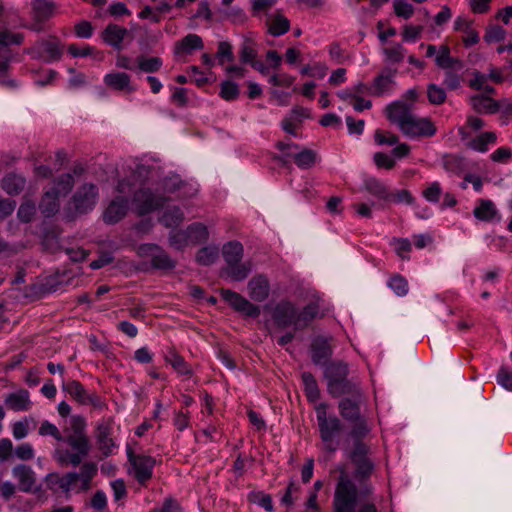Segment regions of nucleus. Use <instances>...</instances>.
Wrapping results in <instances>:
<instances>
[{
	"instance_id": "69168bd1",
	"label": "nucleus",
	"mask_w": 512,
	"mask_h": 512,
	"mask_svg": "<svg viewBox=\"0 0 512 512\" xmlns=\"http://www.w3.org/2000/svg\"><path fill=\"white\" fill-rule=\"evenodd\" d=\"M36 213L35 204L31 201L23 202L17 211V217L20 221L24 223H29L32 221L34 215Z\"/></svg>"
},
{
	"instance_id": "72a5a7b5",
	"label": "nucleus",
	"mask_w": 512,
	"mask_h": 512,
	"mask_svg": "<svg viewBox=\"0 0 512 512\" xmlns=\"http://www.w3.org/2000/svg\"><path fill=\"white\" fill-rule=\"evenodd\" d=\"M498 214L495 204L488 199H479L473 210L476 219L484 222H491Z\"/></svg>"
},
{
	"instance_id": "680f3d73",
	"label": "nucleus",
	"mask_w": 512,
	"mask_h": 512,
	"mask_svg": "<svg viewBox=\"0 0 512 512\" xmlns=\"http://www.w3.org/2000/svg\"><path fill=\"white\" fill-rule=\"evenodd\" d=\"M386 60L390 63L397 64L403 61L405 57V49L400 44H395L390 47L384 48Z\"/></svg>"
},
{
	"instance_id": "c9c22d12",
	"label": "nucleus",
	"mask_w": 512,
	"mask_h": 512,
	"mask_svg": "<svg viewBox=\"0 0 512 512\" xmlns=\"http://www.w3.org/2000/svg\"><path fill=\"white\" fill-rule=\"evenodd\" d=\"M268 32L275 37L282 36L290 30V20L277 11L267 20Z\"/></svg>"
},
{
	"instance_id": "a18cd8bd",
	"label": "nucleus",
	"mask_w": 512,
	"mask_h": 512,
	"mask_svg": "<svg viewBox=\"0 0 512 512\" xmlns=\"http://www.w3.org/2000/svg\"><path fill=\"white\" fill-rule=\"evenodd\" d=\"M247 500L249 503L257 504L263 507L268 512L274 511L272 497L270 494H267L264 491H251L247 495Z\"/></svg>"
},
{
	"instance_id": "393cba45",
	"label": "nucleus",
	"mask_w": 512,
	"mask_h": 512,
	"mask_svg": "<svg viewBox=\"0 0 512 512\" xmlns=\"http://www.w3.org/2000/svg\"><path fill=\"white\" fill-rule=\"evenodd\" d=\"M127 34L128 30L126 28L121 27L117 24L110 23L102 32V39L108 45L114 47L117 50H121L122 42Z\"/></svg>"
},
{
	"instance_id": "0eeeda50",
	"label": "nucleus",
	"mask_w": 512,
	"mask_h": 512,
	"mask_svg": "<svg viewBox=\"0 0 512 512\" xmlns=\"http://www.w3.org/2000/svg\"><path fill=\"white\" fill-rule=\"evenodd\" d=\"M485 121L476 115H467L465 123L458 128V135L465 146L479 153H486L490 146L497 143L494 131H481Z\"/></svg>"
},
{
	"instance_id": "13d9d810",
	"label": "nucleus",
	"mask_w": 512,
	"mask_h": 512,
	"mask_svg": "<svg viewBox=\"0 0 512 512\" xmlns=\"http://www.w3.org/2000/svg\"><path fill=\"white\" fill-rule=\"evenodd\" d=\"M427 97L428 101L433 105H441L446 101V92L445 90L436 85L429 84L427 87Z\"/></svg>"
},
{
	"instance_id": "9d476101",
	"label": "nucleus",
	"mask_w": 512,
	"mask_h": 512,
	"mask_svg": "<svg viewBox=\"0 0 512 512\" xmlns=\"http://www.w3.org/2000/svg\"><path fill=\"white\" fill-rule=\"evenodd\" d=\"M62 390L80 406H91L102 410L107 407L105 400L95 390L89 391L76 379H69L62 384Z\"/></svg>"
},
{
	"instance_id": "c756f323",
	"label": "nucleus",
	"mask_w": 512,
	"mask_h": 512,
	"mask_svg": "<svg viewBox=\"0 0 512 512\" xmlns=\"http://www.w3.org/2000/svg\"><path fill=\"white\" fill-rule=\"evenodd\" d=\"M332 355V348L326 338L317 337L311 344V356L315 364L325 363Z\"/></svg>"
},
{
	"instance_id": "ea45409f",
	"label": "nucleus",
	"mask_w": 512,
	"mask_h": 512,
	"mask_svg": "<svg viewBox=\"0 0 512 512\" xmlns=\"http://www.w3.org/2000/svg\"><path fill=\"white\" fill-rule=\"evenodd\" d=\"M39 208L46 217L55 215L60 208L59 196L49 189L43 195Z\"/></svg>"
},
{
	"instance_id": "2eb2a0df",
	"label": "nucleus",
	"mask_w": 512,
	"mask_h": 512,
	"mask_svg": "<svg viewBox=\"0 0 512 512\" xmlns=\"http://www.w3.org/2000/svg\"><path fill=\"white\" fill-rule=\"evenodd\" d=\"M163 359L173 368L178 377L190 379L194 375L192 365L185 360L174 345L167 347Z\"/></svg>"
},
{
	"instance_id": "c85d7f7f",
	"label": "nucleus",
	"mask_w": 512,
	"mask_h": 512,
	"mask_svg": "<svg viewBox=\"0 0 512 512\" xmlns=\"http://www.w3.org/2000/svg\"><path fill=\"white\" fill-rule=\"evenodd\" d=\"M1 188L11 196L19 195L25 188L26 179L20 174L14 172L6 174L1 182Z\"/></svg>"
},
{
	"instance_id": "bb28decb",
	"label": "nucleus",
	"mask_w": 512,
	"mask_h": 512,
	"mask_svg": "<svg viewBox=\"0 0 512 512\" xmlns=\"http://www.w3.org/2000/svg\"><path fill=\"white\" fill-rule=\"evenodd\" d=\"M436 65L446 71L462 70L463 62L451 56L450 48L448 45H441L439 52L435 58Z\"/></svg>"
},
{
	"instance_id": "412c9836",
	"label": "nucleus",
	"mask_w": 512,
	"mask_h": 512,
	"mask_svg": "<svg viewBox=\"0 0 512 512\" xmlns=\"http://www.w3.org/2000/svg\"><path fill=\"white\" fill-rule=\"evenodd\" d=\"M299 147L300 145L291 141V139L278 141L275 143V148L282 152V154L273 155L272 159L281 166L289 167L291 165V161L294 162V155L297 154Z\"/></svg>"
},
{
	"instance_id": "603ef678",
	"label": "nucleus",
	"mask_w": 512,
	"mask_h": 512,
	"mask_svg": "<svg viewBox=\"0 0 512 512\" xmlns=\"http://www.w3.org/2000/svg\"><path fill=\"white\" fill-rule=\"evenodd\" d=\"M506 34V30L502 26L489 24L485 29L484 40L488 44L500 42L505 39Z\"/></svg>"
},
{
	"instance_id": "3c124183",
	"label": "nucleus",
	"mask_w": 512,
	"mask_h": 512,
	"mask_svg": "<svg viewBox=\"0 0 512 512\" xmlns=\"http://www.w3.org/2000/svg\"><path fill=\"white\" fill-rule=\"evenodd\" d=\"M257 54L255 43L252 40H245L239 52L240 61L252 65L256 61Z\"/></svg>"
},
{
	"instance_id": "f704fd0d",
	"label": "nucleus",
	"mask_w": 512,
	"mask_h": 512,
	"mask_svg": "<svg viewBox=\"0 0 512 512\" xmlns=\"http://www.w3.org/2000/svg\"><path fill=\"white\" fill-rule=\"evenodd\" d=\"M319 160L317 152L307 147H299L297 154L294 155V163L302 170H307L316 165Z\"/></svg>"
},
{
	"instance_id": "ddd939ff",
	"label": "nucleus",
	"mask_w": 512,
	"mask_h": 512,
	"mask_svg": "<svg viewBox=\"0 0 512 512\" xmlns=\"http://www.w3.org/2000/svg\"><path fill=\"white\" fill-rule=\"evenodd\" d=\"M98 200V188L92 183L80 186L72 196L71 202L77 213L84 214L91 211Z\"/></svg>"
},
{
	"instance_id": "79ce46f5",
	"label": "nucleus",
	"mask_w": 512,
	"mask_h": 512,
	"mask_svg": "<svg viewBox=\"0 0 512 512\" xmlns=\"http://www.w3.org/2000/svg\"><path fill=\"white\" fill-rule=\"evenodd\" d=\"M74 177L70 173H65L60 175L53 184V187L50 188L56 195L66 196L68 195L73 186H74Z\"/></svg>"
},
{
	"instance_id": "423d86ee",
	"label": "nucleus",
	"mask_w": 512,
	"mask_h": 512,
	"mask_svg": "<svg viewBox=\"0 0 512 512\" xmlns=\"http://www.w3.org/2000/svg\"><path fill=\"white\" fill-rule=\"evenodd\" d=\"M329 405L321 402L315 405V413L322 451L334 454L341 445L344 424L335 414H328Z\"/></svg>"
},
{
	"instance_id": "09e8293b",
	"label": "nucleus",
	"mask_w": 512,
	"mask_h": 512,
	"mask_svg": "<svg viewBox=\"0 0 512 512\" xmlns=\"http://www.w3.org/2000/svg\"><path fill=\"white\" fill-rule=\"evenodd\" d=\"M183 219L184 214L182 210L179 207H173L163 213L160 222L168 228H173L179 226Z\"/></svg>"
},
{
	"instance_id": "dca6fc26",
	"label": "nucleus",
	"mask_w": 512,
	"mask_h": 512,
	"mask_svg": "<svg viewBox=\"0 0 512 512\" xmlns=\"http://www.w3.org/2000/svg\"><path fill=\"white\" fill-rule=\"evenodd\" d=\"M454 31L461 34L464 47L469 48L479 43V32L474 26V20L464 16H458L454 21Z\"/></svg>"
},
{
	"instance_id": "f3484780",
	"label": "nucleus",
	"mask_w": 512,
	"mask_h": 512,
	"mask_svg": "<svg viewBox=\"0 0 512 512\" xmlns=\"http://www.w3.org/2000/svg\"><path fill=\"white\" fill-rule=\"evenodd\" d=\"M33 49L45 62L57 61L63 54L60 41L56 37L37 41Z\"/></svg>"
},
{
	"instance_id": "774afa93",
	"label": "nucleus",
	"mask_w": 512,
	"mask_h": 512,
	"mask_svg": "<svg viewBox=\"0 0 512 512\" xmlns=\"http://www.w3.org/2000/svg\"><path fill=\"white\" fill-rule=\"evenodd\" d=\"M150 512H183V508L175 498L167 497L161 507L154 508Z\"/></svg>"
},
{
	"instance_id": "1a4fd4ad",
	"label": "nucleus",
	"mask_w": 512,
	"mask_h": 512,
	"mask_svg": "<svg viewBox=\"0 0 512 512\" xmlns=\"http://www.w3.org/2000/svg\"><path fill=\"white\" fill-rule=\"evenodd\" d=\"M126 455L129 463V474L139 485L147 487L153 478L154 468L157 464L156 459L145 453L136 452L129 444L126 446Z\"/></svg>"
},
{
	"instance_id": "338daca9",
	"label": "nucleus",
	"mask_w": 512,
	"mask_h": 512,
	"mask_svg": "<svg viewBox=\"0 0 512 512\" xmlns=\"http://www.w3.org/2000/svg\"><path fill=\"white\" fill-rule=\"evenodd\" d=\"M490 159L495 163L507 164L512 160V149L507 146L499 147L490 154Z\"/></svg>"
},
{
	"instance_id": "6ab92c4d",
	"label": "nucleus",
	"mask_w": 512,
	"mask_h": 512,
	"mask_svg": "<svg viewBox=\"0 0 512 512\" xmlns=\"http://www.w3.org/2000/svg\"><path fill=\"white\" fill-rule=\"evenodd\" d=\"M129 208V201L124 196H117L113 199L103 212V221L106 224L113 225L122 220Z\"/></svg>"
},
{
	"instance_id": "9b49d317",
	"label": "nucleus",
	"mask_w": 512,
	"mask_h": 512,
	"mask_svg": "<svg viewBox=\"0 0 512 512\" xmlns=\"http://www.w3.org/2000/svg\"><path fill=\"white\" fill-rule=\"evenodd\" d=\"M114 418L103 417L95 425L94 438L101 459L107 458L114 454L117 444L112 437Z\"/></svg>"
},
{
	"instance_id": "052dcab7",
	"label": "nucleus",
	"mask_w": 512,
	"mask_h": 512,
	"mask_svg": "<svg viewBox=\"0 0 512 512\" xmlns=\"http://www.w3.org/2000/svg\"><path fill=\"white\" fill-rule=\"evenodd\" d=\"M190 419V412L188 410H183V408H181L180 410L174 412L173 425L176 428V430L182 432L188 427H190Z\"/></svg>"
},
{
	"instance_id": "58836bf2",
	"label": "nucleus",
	"mask_w": 512,
	"mask_h": 512,
	"mask_svg": "<svg viewBox=\"0 0 512 512\" xmlns=\"http://www.w3.org/2000/svg\"><path fill=\"white\" fill-rule=\"evenodd\" d=\"M301 379L304 386V394L308 402H316L320 398V389L316 378L311 372H303Z\"/></svg>"
},
{
	"instance_id": "473e14b6",
	"label": "nucleus",
	"mask_w": 512,
	"mask_h": 512,
	"mask_svg": "<svg viewBox=\"0 0 512 512\" xmlns=\"http://www.w3.org/2000/svg\"><path fill=\"white\" fill-rule=\"evenodd\" d=\"M363 187L365 191L378 200L387 202L388 197H390V190L388 186L376 177L366 178L364 180Z\"/></svg>"
},
{
	"instance_id": "f03ea898",
	"label": "nucleus",
	"mask_w": 512,
	"mask_h": 512,
	"mask_svg": "<svg viewBox=\"0 0 512 512\" xmlns=\"http://www.w3.org/2000/svg\"><path fill=\"white\" fill-rule=\"evenodd\" d=\"M387 118L400 131L412 139L431 138L437 133L435 123L429 117H419L403 102H393L386 108Z\"/></svg>"
},
{
	"instance_id": "4d7b16f0",
	"label": "nucleus",
	"mask_w": 512,
	"mask_h": 512,
	"mask_svg": "<svg viewBox=\"0 0 512 512\" xmlns=\"http://www.w3.org/2000/svg\"><path fill=\"white\" fill-rule=\"evenodd\" d=\"M442 195L441 184L437 181L426 184L425 189L422 191L423 198L431 203H437Z\"/></svg>"
},
{
	"instance_id": "8fccbe9b",
	"label": "nucleus",
	"mask_w": 512,
	"mask_h": 512,
	"mask_svg": "<svg viewBox=\"0 0 512 512\" xmlns=\"http://www.w3.org/2000/svg\"><path fill=\"white\" fill-rule=\"evenodd\" d=\"M219 256V250L217 247L207 246L201 248L197 255L196 261L200 265L208 266L213 264Z\"/></svg>"
},
{
	"instance_id": "a211bd4d",
	"label": "nucleus",
	"mask_w": 512,
	"mask_h": 512,
	"mask_svg": "<svg viewBox=\"0 0 512 512\" xmlns=\"http://www.w3.org/2000/svg\"><path fill=\"white\" fill-rule=\"evenodd\" d=\"M12 475L18 482V488L24 493H32L36 491V473L26 464H18L13 467Z\"/></svg>"
},
{
	"instance_id": "6e6552de",
	"label": "nucleus",
	"mask_w": 512,
	"mask_h": 512,
	"mask_svg": "<svg viewBox=\"0 0 512 512\" xmlns=\"http://www.w3.org/2000/svg\"><path fill=\"white\" fill-rule=\"evenodd\" d=\"M364 394L342 398L338 403V411L342 419L351 423L350 436L352 439L365 438L370 432L367 419L361 413Z\"/></svg>"
},
{
	"instance_id": "e2e57ef3",
	"label": "nucleus",
	"mask_w": 512,
	"mask_h": 512,
	"mask_svg": "<svg viewBox=\"0 0 512 512\" xmlns=\"http://www.w3.org/2000/svg\"><path fill=\"white\" fill-rule=\"evenodd\" d=\"M301 488L295 481H290L285 493L282 496L281 503L287 507L294 504L296 498L300 494Z\"/></svg>"
},
{
	"instance_id": "4468645a",
	"label": "nucleus",
	"mask_w": 512,
	"mask_h": 512,
	"mask_svg": "<svg viewBox=\"0 0 512 512\" xmlns=\"http://www.w3.org/2000/svg\"><path fill=\"white\" fill-rule=\"evenodd\" d=\"M221 297L237 312L244 314L247 317H258L260 315L259 306L251 303L244 298L241 294L234 292L230 289H221Z\"/></svg>"
},
{
	"instance_id": "5fc2aeb1",
	"label": "nucleus",
	"mask_w": 512,
	"mask_h": 512,
	"mask_svg": "<svg viewBox=\"0 0 512 512\" xmlns=\"http://www.w3.org/2000/svg\"><path fill=\"white\" fill-rule=\"evenodd\" d=\"M391 245L398 257L402 260H409V253L412 251V244L407 238H393Z\"/></svg>"
},
{
	"instance_id": "5701e85b",
	"label": "nucleus",
	"mask_w": 512,
	"mask_h": 512,
	"mask_svg": "<svg viewBox=\"0 0 512 512\" xmlns=\"http://www.w3.org/2000/svg\"><path fill=\"white\" fill-rule=\"evenodd\" d=\"M249 296L257 302L266 300L270 292V284L266 276L256 275L248 282Z\"/></svg>"
},
{
	"instance_id": "20e7f679",
	"label": "nucleus",
	"mask_w": 512,
	"mask_h": 512,
	"mask_svg": "<svg viewBox=\"0 0 512 512\" xmlns=\"http://www.w3.org/2000/svg\"><path fill=\"white\" fill-rule=\"evenodd\" d=\"M97 464L92 461H86L81 464L80 472H68L64 475L59 473H49L45 477L47 488L53 493H63L69 496L72 490L77 493L86 492L92 488V480L97 475Z\"/></svg>"
},
{
	"instance_id": "de8ad7c7",
	"label": "nucleus",
	"mask_w": 512,
	"mask_h": 512,
	"mask_svg": "<svg viewBox=\"0 0 512 512\" xmlns=\"http://www.w3.org/2000/svg\"><path fill=\"white\" fill-rule=\"evenodd\" d=\"M190 244L205 242L209 237L208 229L202 223H193L187 227Z\"/></svg>"
},
{
	"instance_id": "b1692460",
	"label": "nucleus",
	"mask_w": 512,
	"mask_h": 512,
	"mask_svg": "<svg viewBox=\"0 0 512 512\" xmlns=\"http://www.w3.org/2000/svg\"><path fill=\"white\" fill-rule=\"evenodd\" d=\"M349 374L347 364L343 362H333L329 364L325 371L324 377L327 380V390H334V387L340 380L346 378Z\"/></svg>"
},
{
	"instance_id": "0e129e2a",
	"label": "nucleus",
	"mask_w": 512,
	"mask_h": 512,
	"mask_svg": "<svg viewBox=\"0 0 512 512\" xmlns=\"http://www.w3.org/2000/svg\"><path fill=\"white\" fill-rule=\"evenodd\" d=\"M328 53L330 59L336 62L337 64H342L349 59L347 51L343 49L338 42H332L328 46Z\"/></svg>"
},
{
	"instance_id": "2f4dec72",
	"label": "nucleus",
	"mask_w": 512,
	"mask_h": 512,
	"mask_svg": "<svg viewBox=\"0 0 512 512\" xmlns=\"http://www.w3.org/2000/svg\"><path fill=\"white\" fill-rule=\"evenodd\" d=\"M203 46L202 38L197 34L191 33L176 42L174 52L176 55H189L196 49H202Z\"/></svg>"
},
{
	"instance_id": "4c0bfd02",
	"label": "nucleus",
	"mask_w": 512,
	"mask_h": 512,
	"mask_svg": "<svg viewBox=\"0 0 512 512\" xmlns=\"http://www.w3.org/2000/svg\"><path fill=\"white\" fill-rule=\"evenodd\" d=\"M150 250H155L151 257V265L155 269L159 270H172L176 266V262L172 260L169 255L156 245H148Z\"/></svg>"
},
{
	"instance_id": "7ed1b4c3",
	"label": "nucleus",
	"mask_w": 512,
	"mask_h": 512,
	"mask_svg": "<svg viewBox=\"0 0 512 512\" xmlns=\"http://www.w3.org/2000/svg\"><path fill=\"white\" fill-rule=\"evenodd\" d=\"M86 420L80 416H73L71 419L72 433L65 436V443L73 452L62 449L56 450L55 459L61 466L77 467L82 463L91 451V441L86 432Z\"/></svg>"
},
{
	"instance_id": "4be33fe9",
	"label": "nucleus",
	"mask_w": 512,
	"mask_h": 512,
	"mask_svg": "<svg viewBox=\"0 0 512 512\" xmlns=\"http://www.w3.org/2000/svg\"><path fill=\"white\" fill-rule=\"evenodd\" d=\"M469 102L472 109L478 114L492 115L500 110L499 102L488 95H473Z\"/></svg>"
},
{
	"instance_id": "c03bdc74",
	"label": "nucleus",
	"mask_w": 512,
	"mask_h": 512,
	"mask_svg": "<svg viewBox=\"0 0 512 512\" xmlns=\"http://www.w3.org/2000/svg\"><path fill=\"white\" fill-rule=\"evenodd\" d=\"M137 64L140 71L145 73H155L161 69L163 61L160 57H146L144 55H140L137 57Z\"/></svg>"
},
{
	"instance_id": "cd10ccee",
	"label": "nucleus",
	"mask_w": 512,
	"mask_h": 512,
	"mask_svg": "<svg viewBox=\"0 0 512 512\" xmlns=\"http://www.w3.org/2000/svg\"><path fill=\"white\" fill-rule=\"evenodd\" d=\"M106 86L117 91L133 92L135 89L131 86V77L125 72H112L104 77Z\"/></svg>"
},
{
	"instance_id": "49530a36",
	"label": "nucleus",
	"mask_w": 512,
	"mask_h": 512,
	"mask_svg": "<svg viewBox=\"0 0 512 512\" xmlns=\"http://www.w3.org/2000/svg\"><path fill=\"white\" fill-rule=\"evenodd\" d=\"M251 272V266L247 263L236 262L235 264L227 265L225 273L235 281L244 280Z\"/></svg>"
},
{
	"instance_id": "f8f14e48",
	"label": "nucleus",
	"mask_w": 512,
	"mask_h": 512,
	"mask_svg": "<svg viewBox=\"0 0 512 512\" xmlns=\"http://www.w3.org/2000/svg\"><path fill=\"white\" fill-rule=\"evenodd\" d=\"M168 198L154 193L150 188H141L133 195V202L136 206L137 214L144 216L162 208Z\"/></svg>"
},
{
	"instance_id": "37998d69",
	"label": "nucleus",
	"mask_w": 512,
	"mask_h": 512,
	"mask_svg": "<svg viewBox=\"0 0 512 512\" xmlns=\"http://www.w3.org/2000/svg\"><path fill=\"white\" fill-rule=\"evenodd\" d=\"M442 162L444 169L449 173L459 176L465 170V160L461 156L448 154L443 157Z\"/></svg>"
},
{
	"instance_id": "f257e3e1",
	"label": "nucleus",
	"mask_w": 512,
	"mask_h": 512,
	"mask_svg": "<svg viewBox=\"0 0 512 512\" xmlns=\"http://www.w3.org/2000/svg\"><path fill=\"white\" fill-rule=\"evenodd\" d=\"M363 439H353L350 452V460L355 466L354 478L360 483V488L347 475H341L334 491L333 512H378L376 504L370 500L374 488L369 478L374 464L368 457L370 448Z\"/></svg>"
},
{
	"instance_id": "a878e982",
	"label": "nucleus",
	"mask_w": 512,
	"mask_h": 512,
	"mask_svg": "<svg viewBox=\"0 0 512 512\" xmlns=\"http://www.w3.org/2000/svg\"><path fill=\"white\" fill-rule=\"evenodd\" d=\"M396 73V70L394 72L388 71L387 73H381L377 77H375L373 84H372V91L371 94L373 96H383L385 94L391 93L395 87V81H394V75Z\"/></svg>"
},
{
	"instance_id": "bf43d9fd",
	"label": "nucleus",
	"mask_w": 512,
	"mask_h": 512,
	"mask_svg": "<svg viewBox=\"0 0 512 512\" xmlns=\"http://www.w3.org/2000/svg\"><path fill=\"white\" fill-rule=\"evenodd\" d=\"M169 243L178 250L184 249L188 244H190L187 229L172 231L169 236Z\"/></svg>"
},
{
	"instance_id": "6e6d98bb",
	"label": "nucleus",
	"mask_w": 512,
	"mask_h": 512,
	"mask_svg": "<svg viewBox=\"0 0 512 512\" xmlns=\"http://www.w3.org/2000/svg\"><path fill=\"white\" fill-rule=\"evenodd\" d=\"M240 94L239 87L236 83L226 80L220 85V97L226 101H233L238 98Z\"/></svg>"
},
{
	"instance_id": "39448f33",
	"label": "nucleus",
	"mask_w": 512,
	"mask_h": 512,
	"mask_svg": "<svg viewBox=\"0 0 512 512\" xmlns=\"http://www.w3.org/2000/svg\"><path fill=\"white\" fill-rule=\"evenodd\" d=\"M319 305L311 302L298 311L291 301H281L273 309L272 319L277 328L293 326L294 331L304 330L318 316Z\"/></svg>"
},
{
	"instance_id": "864d4df0",
	"label": "nucleus",
	"mask_w": 512,
	"mask_h": 512,
	"mask_svg": "<svg viewBox=\"0 0 512 512\" xmlns=\"http://www.w3.org/2000/svg\"><path fill=\"white\" fill-rule=\"evenodd\" d=\"M387 285L398 296H405L409 290L408 281L406 278L397 273L390 276Z\"/></svg>"
},
{
	"instance_id": "aec40b11",
	"label": "nucleus",
	"mask_w": 512,
	"mask_h": 512,
	"mask_svg": "<svg viewBox=\"0 0 512 512\" xmlns=\"http://www.w3.org/2000/svg\"><path fill=\"white\" fill-rule=\"evenodd\" d=\"M32 12L35 24L33 25L34 30H40L38 26L40 23L45 22L52 18L57 10V4L52 0H34L32 2Z\"/></svg>"
},
{
	"instance_id": "e433bc0d",
	"label": "nucleus",
	"mask_w": 512,
	"mask_h": 512,
	"mask_svg": "<svg viewBox=\"0 0 512 512\" xmlns=\"http://www.w3.org/2000/svg\"><path fill=\"white\" fill-rule=\"evenodd\" d=\"M334 390H327L328 393L334 397L338 398L342 395H346V397H350L353 395H360V392H363L359 383H356L352 380H349L347 377L343 380H340L337 385L334 387Z\"/></svg>"
},
{
	"instance_id": "7c9ffc66",
	"label": "nucleus",
	"mask_w": 512,
	"mask_h": 512,
	"mask_svg": "<svg viewBox=\"0 0 512 512\" xmlns=\"http://www.w3.org/2000/svg\"><path fill=\"white\" fill-rule=\"evenodd\" d=\"M5 404L13 411H28L32 405L29 392L25 389L8 394L5 399Z\"/></svg>"
},
{
	"instance_id": "a19ab883",
	"label": "nucleus",
	"mask_w": 512,
	"mask_h": 512,
	"mask_svg": "<svg viewBox=\"0 0 512 512\" xmlns=\"http://www.w3.org/2000/svg\"><path fill=\"white\" fill-rule=\"evenodd\" d=\"M243 245L238 241L228 242L223 246L222 254L227 265L240 262L243 257Z\"/></svg>"
}]
</instances>
